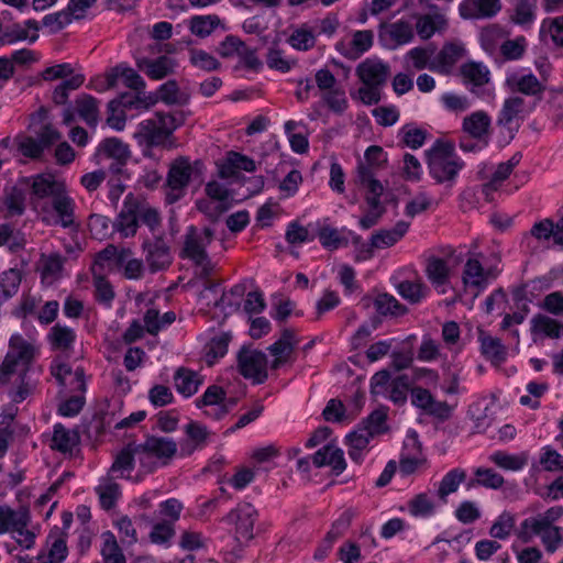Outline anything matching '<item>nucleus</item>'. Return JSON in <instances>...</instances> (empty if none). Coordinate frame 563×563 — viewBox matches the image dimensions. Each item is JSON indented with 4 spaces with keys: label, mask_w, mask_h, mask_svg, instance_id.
Here are the masks:
<instances>
[{
    "label": "nucleus",
    "mask_w": 563,
    "mask_h": 563,
    "mask_svg": "<svg viewBox=\"0 0 563 563\" xmlns=\"http://www.w3.org/2000/svg\"><path fill=\"white\" fill-rule=\"evenodd\" d=\"M466 472L463 468L455 467L450 470L441 479L438 487V496L441 500L446 501L450 494L455 493L460 485L465 481Z\"/></svg>",
    "instance_id": "55"
},
{
    "label": "nucleus",
    "mask_w": 563,
    "mask_h": 563,
    "mask_svg": "<svg viewBox=\"0 0 563 563\" xmlns=\"http://www.w3.org/2000/svg\"><path fill=\"white\" fill-rule=\"evenodd\" d=\"M526 101L519 96H511L505 99L498 113L497 123L500 126L509 128L514 122L523 119Z\"/></svg>",
    "instance_id": "32"
},
{
    "label": "nucleus",
    "mask_w": 563,
    "mask_h": 563,
    "mask_svg": "<svg viewBox=\"0 0 563 563\" xmlns=\"http://www.w3.org/2000/svg\"><path fill=\"white\" fill-rule=\"evenodd\" d=\"M229 342L230 335L227 333H220L210 339L203 347V355L208 365L214 364L228 353Z\"/></svg>",
    "instance_id": "52"
},
{
    "label": "nucleus",
    "mask_w": 563,
    "mask_h": 563,
    "mask_svg": "<svg viewBox=\"0 0 563 563\" xmlns=\"http://www.w3.org/2000/svg\"><path fill=\"white\" fill-rule=\"evenodd\" d=\"M409 223L399 221L393 229L380 230L372 235L371 245L375 249H385L395 245L407 233Z\"/></svg>",
    "instance_id": "45"
},
{
    "label": "nucleus",
    "mask_w": 563,
    "mask_h": 563,
    "mask_svg": "<svg viewBox=\"0 0 563 563\" xmlns=\"http://www.w3.org/2000/svg\"><path fill=\"white\" fill-rule=\"evenodd\" d=\"M176 530L173 522H166V520L158 521L153 525L148 540L151 543L168 548L175 537Z\"/></svg>",
    "instance_id": "64"
},
{
    "label": "nucleus",
    "mask_w": 563,
    "mask_h": 563,
    "mask_svg": "<svg viewBox=\"0 0 563 563\" xmlns=\"http://www.w3.org/2000/svg\"><path fill=\"white\" fill-rule=\"evenodd\" d=\"M118 269L122 272L124 278L130 280H139L145 273L143 261L134 257L132 250L129 247H121Z\"/></svg>",
    "instance_id": "38"
},
{
    "label": "nucleus",
    "mask_w": 563,
    "mask_h": 563,
    "mask_svg": "<svg viewBox=\"0 0 563 563\" xmlns=\"http://www.w3.org/2000/svg\"><path fill=\"white\" fill-rule=\"evenodd\" d=\"M107 87L113 88L118 85L119 80H122L124 86L135 91H142L145 89V81L143 78L131 67L120 64L112 68L107 74Z\"/></svg>",
    "instance_id": "29"
},
{
    "label": "nucleus",
    "mask_w": 563,
    "mask_h": 563,
    "mask_svg": "<svg viewBox=\"0 0 563 563\" xmlns=\"http://www.w3.org/2000/svg\"><path fill=\"white\" fill-rule=\"evenodd\" d=\"M147 109V106L139 97L121 96L119 99L111 100L108 103L107 123L117 131H122L125 126V109Z\"/></svg>",
    "instance_id": "15"
},
{
    "label": "nucleus",
    "mask_w": 563,
    "mask_h": 563,
    "mask_svg": "<svg viewBox=\"0 0 563 563\" xmlns=\"http://www.w3.org/2000/svg\"><path fill=\"white\" fill-rule=\"evenodd\" d=\"M143 247L146 251L145 260L151 272L165 269L172 263L170 251L163 236H156L152 242H144Z\"/></svg>",
    "instance_id": "19"
},
{
    "label": "nucleus",
    "mask_w": 563,
    "mask_h": 563,
    "mask_svg": "<svg viewBox=\"0 0 563 563\" xmlns=\"http://www.w3.org/2000/svg\"><path fill=\"white\" fill-rule=\"evenodd\" d=\"M460 74L463 84L472 93L482 98L490 96L492 89L488 87L490 70L484 63L474 60L464 63L460 68Z\"/></svg>",
    "instance_id": "9"
},
{
    "label": "nucleus",
    "mask_w": 563,
    "mask_h": 563,
    "mask_svg": "<svg viewBox=\"0 0 563 563\" xmlns=\"http://www.w3.org/2000/svg\"><path fill=\"white\" fill-rule=\"evenodd\" d=\"M31 511L26 506L12 508L9 505H0V536L25 526L31 521Z\"/></svg>",
    "instance_id": "24"
},
{
    "label": "nucleus",
    "mask_w": 563,
    "mask_h": 563,
    "mask_svg": "<svg viewBox=\"0 0 563 563\" xmlns=\"http://www.w3.org/2000/svg\"><path fill=\"white\" fill-rule=\"evenodd\" d=\"M505 87L511 92L536 98H541L545 89L544 82L526 68L507 71Z\"/></svg>",
    "instance_id": "10"
},
{
    "label": "nucleus",
    "mask_w": 563,
    "mask_h": 563,
    "mask_svg": "<svg viewBox=\"0 0 563 563\" xmlns=\"http://www.w3.org/2000/svg\"><path fill=\"white\" fill-rule=\"evenodd\" d=\"M240 374L253 384H263L267 379V357L255 350H242L238 356Z\"/></svg>",
    "instance_id": "12"
},
{
    "label": "nucleus",
    "mask_w": 563,
    "mask_h": 563,
    "mask_svg": "<svg viewBox=\"0 0 563 563\" xmlns=\"http://www.w3.org/2000/svg\"><path fill=\"white\" fill-rule=\"evenodd\" d=\"M357 178L360 185L366 190V202L368 207H377L380 205V196L383 195L384 187L375 177V172L371 166L358 165Z\"/></svg>",
    "instance_id": "27"
},
{
    "label": "nucleus",
    "mask_w": 563,
    "mask_h": 563,
    "mask_svg": "<svg viewBox=\"0 0 563 563\" xmlns=\"http://www.w3.org/2000/svg\"><path fill=\"white\" fill-rule=\"evenodd\" d=\"M427 158L429 174L438 184H454L464 167L463 159L449 142L437 141L428 150Z\"/></svg>",
    "instance_id": "3"
},
{
    "label": "nucleus",
    "mask_w": 563,
    "mask_h": 563,
    "mask_svg": "<svg viewBox=\"0 0 563 563\" xmlns=\"http://www.w3.org/2000/svg\"><path fill=\"white\" fill-rule=\"evenodd\" d=\"M255 161L244 154L238 152H229L225 159L219 165V175L221 178H232L240 170L247 173L255 172Z\"/></svg>",
    "instance_id": "28"
},
{
    "label": "nucleus",
    "mask_w": 563,
    "mask_h": 563,
    "mask_svg": "<svg viewBox=\"0 0 563 563\" xmlns=\"http://www.w3.org/2000/svg\"><path fill=\"white\" fill-rule=\"evenodd\" d=\"M311 460L316 467L330 466L336 475L341 474L346 467L343 451L332 444L319 449L311 456Z\"/></svg>",
    "instance_id": "26"
},
{
    "label": "nucleus",
    "mask_w": 563,
    "mask_h": 563,
    "mask_svg": "<svg viewBox=\"0 0 563 563\" xmlns=\"http://www.w3.org/2000/svg\"><path fill=\"white\" fill-rule=\"evenodd\" d=\"M95 490L99 497L100 506L104 510L113 508L121 497L120 485L110 477L102 478Z\"/></svg>",
    "instance_id": "47"
},
{
    "label": "nucleus",
    "mask_w": 563,
    "mask_h": 563,
    "mask_svg": "<svg viewBox=\"0 0 563 563\" xmlns=\"http://www.w3.org/2000/svg\"><path fill=\"white\" fill-rule=\"evenodd\" d=\"M174 384L176 390L188 398L198 391L202 377L195 371L181 367L174 375Z\"/></svg>",
    "instance_id": "39"
},
{
    "label": "nucleus",
    "mask_w": 563,
    "mask_h": 563,
    "mask_svg": "<svg viewBox=\"0 0 563 563\" xmlns=\"http://www.w3.org/2000/svg\"><path fill=\"white\" fill-rule=\"evenodd\" d=\"M223 520L233 526L234 538L238 542L247 543L255 536L254 529L258 520V511L250 503H240L229 511Z\"/></svg>",
    "instance_id": "8"
},
{
    "label": "nucleus",
    "mask_w": 563,
    "mask_h": 563,
    "mask_svg": "<svg viewBox=\"0 0 563 563\" xmlns=\"http://www.w3.org/2000/svg\"><path fill=\"white\" fill-rule=\"evenodd\" d=\"M220 24L221 20L217 14H207L191 16L188 26L194 35L203 38L209 36Z\"/></svg>",
    "instance_id": "53"
},
{
    "label": "nucleus",
    "mask_w": 563,
    "mask_h": 563,
    "mask_svg": "<svg viewBox=\"0 0 563 563\" xmlns=\"http://www.w3.org/2000/svg\"><path fill=\"white\" fill-rule=\"evenodd\" d=\"M373 32L368 30L356 31L351 41L349 42V46L343 51V55L350 59H356L365 52H367L373 45Z\"/></svg>",
    "instance_id": "49"
},
{
    "label": "nucleus",
    "mask_w": 563,
    "mask_h": 563,
    "mask_svg": "<svg viewBox=\"0 0 563 563\" xmlns=\"http://www.w3.org/2000/svg\"><path fill=\"white\" fill-rule=\"evenodd\" d=\"M297 343L298 340L296 339L295 332L285 329L279 340L268 347L269 353L274 357L272 367L278 368L279 366L290 362Z\"/></svg>",
    "instance_id": "23"
},
{
    "label": "nucleus",
    "mask_w": 563,
    "mask_h": 563,
    "mask_svg": "<svg viewBox=\"0 0 563 563\" xmlns=\"http://www.w3.org/2000/svg\"><path fill=\"white\" fill-rule=\"evenodd\" d=\"M41 532L38 525H34L32 520L23 527H18L9 534L14 540L18 547L23 550H31L35 547L36 538Z\"/></svg>",
    "instance_id": "54"
},
{
    "label": "nucleus",
    "mask_w": 563,
    "mask_h": 563,
    "mask_svg": "<svg viewBox=\"0 0 563 563\" xmlns=\"http://www.w3.org/2000/svg\"><path fill=\"white\" fill-rule=\"evenodd\" d=\"M519 163L517 155L512 156L509 161L500 163L496 170L493 173L492 178L483 185V194L487 200H492V195L499 189L501 184L510 176L515 166Z\"/></svg>",
    "instance_id": "41"
},
{
    "label": "nucleus",
    "mask_w": 563,
    "mask_h": 563,
    "mask_svg": "<svg viewBox=\"0 0 563 563\" xmlns=\"http://www.w3.org/2000/svg\"><path fill=\"white\" fill-rule=\"evenodd\" d=\"M406 60L415 70L429 69L434 64V49L431 47H413L406 54Z\"/></svg>",
    "instance_id": "57"
},
{
    "label": "nucleus",
    "mask_w": 563,
    "mask_h": 563,
    "mask_svg": "<svg viewBox=\"0 0 563 563\" xmlns=\"http://www.w3.org/2000/svg\"><path fill=\"white\" fill-rule=\"evenodd\" d=\"M141 445L155 459H170L177 451V445L172 439L162 437H150Z\"/></svg>",
    "instance_id": "50"
},
{
    "label": "nucleus",
    "mask_w": 563,
    "mask_h": 563,
    "mask_svg": "<svg viewBox=\"0 0 563 563\" xmlns=\"http://www.w3.org/2000/svg\"><path fill=\"white\" fill-rule=\"evenodd\" d=\"M200 166V162L191 164L187 157H178L172 163L166 180L167 203H175L184 197L190 179L199 172Z\"/></svg>",
    "instance_id": "6"
},
{
    "label": "nucleus",
    "mask_w": 563,
    "mask_h": 563,
    "mask_svg": "<svg viewBox=\"0 0 563 563\" xmlns=\"http://www.w3.org/2000/svg\"><path fill=\"white\" fill-rule=\"evenodd\" d=\"M75 200L68 190L60 196L38 205L40 216L46 225L62 227L65 229L75 227Z\"/></svg>",
    "instance_id": "7"
},
{
    "label": "nucleus",
    "mask_w": 563,
    "mask_h": 563,
    "mask_svg": "<svg viewBox=\"0 0 563 563\" xmlns=\"http://www.w3.org/2000/svg\"><path fill=\"white\" fill-rule=\"evenodd\" d=\"M500 273L498 256L484 261L481 252H470L463 266L462 283L465 290L477 296L496 280Z\"/></svg>",
    "instance_id": "4"
},
{
    "label": "nucleus",
    "mask_w": 563,
    "mask_h": 563,
    "mask_svg": "<svg viewBox=\"0 0 563 563\" xmlns=\"http://www.w3.org/2000/svg\"><path fill=\"white\" fill-rule=\"evenodd\" d=\"M134 461L135 445L129 444L115 455L110 472L119 477H128L133 470Z\"/></svg>",
    "instance_id": "56"
},
{
    "label": "nucleus",
    "mask_w": 563,
    "mask_h": 563,
    "mask_svg": "<svg viewBox=\"0 0 563 563\" xmlns=\"http://www.w3.org/2000/svg\"><path fill=\"white\" fill-rule=\"evenodd\" d=\"M35 355V346L21 334H12L4 360L0 364V384L11 382L16 373H27Z\"/></svg>",
    "instance_id": "5"
},
{
    "label": "nucleus",
    "mask_w": 563,
    "mask_h": 563,
    "mask_svg": "<svg viewBox=\"0 0 563 563\" xmlns=\"http://www.w3.org/2000/svg\"><path fill=\"white\" fill-rule=\"evenodd\" d=\"M531 234L538 240H552L554 244L562 245L563 218L556 223H553V221L550 219H544L540 222H537L531 229Z\"/></svg>",
    "instance_id": "44"
},
{
    "label": "nucleus",
    "mask_w": 563,
    "mask_h": 563,
    "mask_svg": "<svg viewBox=\"0 0 563 563\" xmlns=\"http://www.w3.org/2000/svg\"><path fill=\"white\" fill-rule=\"evenodd\" d=\"M47 339L54 351L68 353L76 341V332L67 325L56 323L51 328Z\"/></svg>",
    "instance_id": "40"
},
{
    "label": "nucleus",
    "mask_w": 563,
    "mask_h": 563,
    "mask_svg": "<svg viewBox=\"0 0 563 563\" xmlns=\"http://www.w3.org/2000/svg\"><path fill=\"white\" fill-rule=\"evenodd\" d=\"M563 518V506H552L523 519L520 523L518 538L529 542L539 538L545 553L554 554L563 548V527L559 525Z\"/></svg>",
    "instance_id": "1"
},
{
    "label": "nucleus",
    "mask_w": 563,
    "mask_h": 563,
    "mask_svg": "<svg viewBox=\"0 0 563 563\" xmlns=\"http://www.w3.org/2000/svg\"><path fill=\"white\" fill-rule=\"evenodd\" d=\"M140 200L128 194L123 200L122 208L112 223V230L122 239L132 238L139 229Z\"/></svg>",
    "instance_id": "11"
},
{
    "label": "nucleus",
    "mask_w": 563,
    "mask_h": 563,
    "mask_svg": "<svg viewBox=\"0 0 563 563\" xmlns=\"http://www.w3.org/2000/svg\"><path fill=\"white\" fill-rule=\"evenodd\" d=\"M65 258L58 253L42 254L38 261V272L43 283L52 284L63 275Z\"/></svg>",
    "instance_id": "33"
},
{
    "label": "nucleus",
    "mask_w": 563,
    "mask_h": 563,
    "mask_svg": "<svg viewBox=\"0 0 563 563\" xmlns=\"http://www.w3.org/2000/svg\"><path fill=\"white\" fill-rule=\"evenodd\" d=\"M38 23L32 19L7 26L1 32L0 44L12 45L22 41L34 43L38 38Z\"/></svg>",
    "instance_id": "18"
},
{
    "label": "nucleus",
    "mask_w": 563,
    "mask_h": 563,
    "mask_svg": "<svg viewBox=\"0 0 563 563\" xmlns=\"http://www.w3.org/2000/svg\"><path fill=\"white\" fill-rule=\"evenodd\" d=\"M423 454L417 435L407 437L400 454L399 471L402 475L412 474L422 463Z\"/></svg>",
    "instance_id": "22"
},
{
    "label": "nucleus",
    "mask_w": 563,
    "mask_h": 563,
    "mask_svg": "<svg viewBox=\"0 0 563 563\" xmlns=\"http://www.w3.org/2000/svg\"><path fill=\"white\" fill-rule=\"evenodd\" d=\"M176 66L175 59L168 56H159L156 59L142 58L137 60V67L144 71L147 77L154 80H161L173 74Z\"/></svg>",
    "instance_id": "31"
},
{
    "label": "nucleus",
    "mask_w": 563,
    "mask_h": 563,
    "mask_svg": "<svg viewBox=\"0 0 563 563\" xmlns=\"http://www.w3.org/2000/svg\"><path fill=\"white\" fill-rule=\"evenodd\" d=\"M100 539L102 563H126L125 555L113 532L104 531L101 533Z\"/></svg>",
    "instance_id": "46"
},
{
    "label": "nucleus",
    "mask_w": 563,
    "mask_h": 563,
    "mask_svg": "<svg viewBox=\"0 0 563 563\" xmlns=\"http://www.w3.org/2000/svg\"><path fill=\"white\" fill-rule=\"evenodd\" d=\"M488 460L504 471L518 472L527 466L528 454L526 452L511 454L506 451L498 450L493 452L488 456Z\"/></svg>",
    "instance_id": "43"
},
{
    "label": "nucleus",
    "mask_w": 563,
    "mask_h": 563,
    "mask_svg": "<svg viewBox=\"0 0 563 563\" xmlns=\"http://www.w3.org/2000/svg\"><path fill=\"white\" fill-rule=\"evenodd\" d=\"M451 269L445 260L432 256L427 261L426 275L439 294H445Z\"/></svg>",
    "instance_id": "30"
},
{
    "label": "nucleus",
    "mask_w": 563,
    "mask_h": 563,
    "mask_svg": "<svg viewBox=\"0 0 563 563\" xmlns=\"http://www.w3.org/2000/svg\"><path fill=\"white\" fill-rule=\"evenodd\" d=\"M112 525L118 530L122 544L131 547L139 542L137 530L129 516H119L113 520Z\"/></svg>",
    "instance_id": "61"
},
{
    "label": "nucleus",
    "mask_w": 563,
    "mask_h": 563,
    "mask_svg": "<svg viewBox=\"0 0 563 563\" xmlns=\"http://www.w3.org/2000/svg\"><path fill=\"white\" fill-rule=\"evenodd\" d=\"M99 150L109 158H113L115 162L111 164L110 168L113 172H120V166L125 164L130 157L129 146L117 137H109L103 140Z\"/></svg>",
    "instance_id": "36"
},
{
    "label": "nucleus",
    "mask_w": 563,
    "mask_h": 563,
    "mask_svg": "<svg viewBox=\"0 0 563 563\" xmlns=\"http://www.w3.org/2000/svg\"><path fill=\"white\" fill-rule=\"evenodd\" d=\"M464 47L460 44H445L438 53L434 52V64L432 71L448 75L455 64L463 57Z\"/></svg>",
    "instance_id": "25"
},
{
    "label": "nucleus",
    "mask_w": 563,
    "mask_h": 563,
    "mask_svg": "<svg viewBox=\"0 0 563 563\" xmlns=\"http://www.w3.org/2000/svg\"><path fill=\"white\" fill-rule=\"evenodd\" d=\"M79 433L75 429H67L60 423L54 426L51 448L60 453H71L79 443Z\"/></svg>",
    "instance_id": "35"
},
{
    "label": "nucleus",
    "mask_w": 563,
    "mask_h": 563,
    "mask_svg": "<svg viewBox=\"0 0 563 563\" xmlns=\"http://www.w3.org/2000/svg\"><path fill=\"white\" fill-rule=\"evenodd\" d=\"M492 118L484 110H477L464 117L462 131L477 141L487 143L490 135Z\"/></svg>",
    "instance_id": "17"
},
{
    "label": "nucleus",
    "mask_w": 563,
    "mask_h": 563,
    "mask_svg": "<svg viewBox=\"0 0 563 563\" xmlns=\"http://www.w3.org/2000/svg\"><path fill=\"white\" fill-rule=\"evenodd\" d=\"M389 73V65L378 58H366L356 67V75L364 85L382 87Z\"/></svg>",
    "instance_id": "16"
},
{
    "label": "nucleus",
    "mask_w": 563,
    "mask_h": 563,
    "mask_svg": "<svg viewBox=\"0 0 563 563\" xmlns=\"http://www.w3.org/2000/svg\"><path fill=\"white\" fill-rule=\"evenodd\" d=\"M158 98L166 104H186L189 100L188 93L181 91L175 80H168L159 86Z\"/></svg>",
    "instance_id": "62"
},
{
    "label": "nucleus",
    "mask_w": 563,
    "mask_h": 563,
    "mask_svg": "<svg viewBox=\"0 0 563 563\" xmlns=\"http://www.w3.org/2000/svg\"><path fill=\"white\" fill-rule=\"evenodd\" d=\"M29 181L31 195L37 200H53L67 190L65 181L49 173L31 176Z\"/></svg>",
    "instance_id": "14"
},
{
    "label": "nucleus",
    "mask_w": 563,
    "mask_h": 563,
    "mask_svg": "<svg viewBox=\"0 0 563 563\" xmlns=\"http://www.w3.org/2000/svg\"><path fill=\"white\" fill-rule=\"evenodd\" d=\"M448 21L442 13L426 14L418 19L416 29L418 35L423 38H430L434 33L445 30Z\"/></svg>",
    "instance_id": "48"
},
{
    "label": "nucleus",
    "mask_w": 563,
    "mask_h": 563,
    "mask_svg": "<svg viewBox=\"0 0 563 563\" xmlns=\"http://www.w3.org/2000/svg\"><path fill=\"white\" fill-rule=\"evenodd\" d=\"M427 134L426 130L417 126L415 123H408L399 130L398 137L407 147L417 150L424 144Z\"/></svg>",
    "instance_id": "63"
},
{
    "label": "nucleus",
    "mask_w": 563,
    "mask_h": 563,
    "mask_svg": "<svg viewBox=\"0 0 563 563\" xmlns=\"http://www.w3.org/2000/svg\"><path fill=\"white\" fill-rule=\"evenodd\" d=\"M21 284L19 269L10 268L0 274V303L14 296Z\"/></svg>",
    "instance_id": "60"
},
{
    "label": "nucleus",
    "mask_w": 563,
    "mask_h": 563,
    "mask_svg": "<svg viewBox=\"0 0 563 563\" xmlns=\"http://www.w3.org/2000/svg\"><path fill=\"white\" fill-rule=\"evenodd\" d=\"M459 10L464 19H488L495 16L501 10V1L463 0Z\"/></svg>",
    "instance_id": "21"
},
{
    "label": "nucleus",
    "mask_w": 563,
    "mask_h": 563,
    "mask_svg": "<svg viewBox=\"0 0 563 563\" xmlns=\"http://www.w3.org/2000/svg\"><path fill=\"white\" fill-rule=\"evenodd\" d=\"M51 373L59 385L68 387L70 391L84 393L86 390L82 368L77 367L73 371L67 363H53Z\"/></svg>",
    "instance_id": "20"
},
{
    "label": "nucleus",
    "mask_w": 563,
    "mask_h": 563,
    "mask_svg": "<svg viewBox=\"0 0 563 563\" xmlns=\"http://www.w3.org/2000/svg\"><path fill=\"white\" fill-rule=\"evenodd\" d=\"M68 549L63 537H56L47 552H40L35 558L36 563H63L67 558Z\"/></svg>",
    "instance_id": "59"
},
{
    "label": "nucleus",
    "mask_w": 563,
    "mask_h": 563,
    "mask_svg": "<svg viewBox=\"0 0 563 563\" xmlns=\"http://www.w3.org/2000/svg\"><path fill=\"white\" fill-rule=\"evenodd\" d=\"M76 111L80 119L90 126H96L99 119L98 100L90 95H81L76 99Z\"/></svg>",
    "instance_id": "51"
},
{
    "label": "nucleus",
    "mask_w": 563,
    "mask_h": 563,
    "mask_svg": "<svg viewBox=\"0 0 563 563\" xmlns=\"http://www.w3.org/2000/svg\"><path fill=\"white\" fill-rule=\"evenodd\" d=\"M481 352L483 356L492 364L499 365L507 358V347L500 339L492 336L485 332L478 335Z\"/></svg>",
    "instance_id": "34"
},
{
    "label": "nucleus",
    "mask_w": 563,
    "mask_h": 563,
    "mask_svg": "<svg viewBox=\"0 0 563 563\" xmlns=\"http://www.w3.org/2000/svg\"><path fill=\"white\" fill-rule=\"evenodd\" d=\"M213 232L209 228L198 230L194 225L187 229L184 242V254L196 264H202L207 261L206 247L211 243Z\"/></svg>",
    "instance_id": "13"
},
{
    "label": "nucleus",
    "mask_w": 563,
    "mask_h": 563,
    "mask_svg": "<svg viewBox=\"0 0 563 563\" xmlns=\"http://www.w3.org/2000/svg\"><path fill=\"white\" fill-rule=\"evenodd\" d=\"M373 438L374 437L371 435V432L367 431L366 428H361L360 426L353 432L347 434L346 445L351 460L356 463H361Z\"/></svg>",
    "instance_id": "37"
},
{
    "label": "nucleus",
    "mask_w": 563,
    "mask_h": 563,
    "mask_svg": "<svg viewBox=\"0 0 563 563\" xmlns=\"http://www.w3.org/2000/svg\"><path fill=\"white\" fill-rule=\"evenodd\" d=\"M92 274L93 297L96 301L107 309L112 307L115 290L109 278L102 272Z\"/></svg>",
    "instance_id": "42"
},
{
    "label": "nucleus",
    "mask_w": 563,
    "mask_h": 563,
    "mask_svg": "<svg viewBox=\"0 0 563 563\" xmlns=\"http://www.w3.org/2000/svg\"><path fill=\"white\" fill-rule=\"evenodd\" d=\"M178 125L173 114L156 112L137 124L133 139L141 147L143 156L152 158L153 148L172 150L176 146L173 134Z\"/></svg>",
    "instance_id": "2"
},
{
    "label": "nucleus",
    "mask_w": 563,
    "mask_h": 563,
    "mask_svg": "<svg viewBox=\"0 0 563 563\" xmlns=\"http://www.w3.org/2000/svg\"><path fill=\"white\" fill-rule=\"evenodd\" d=\"M18 384L12 386L9 391V398L12 404L16 405L34 395L36 383L26 376V373H16Z\"/></svg>",
    "instance_id": "58"
}]
</instances>
